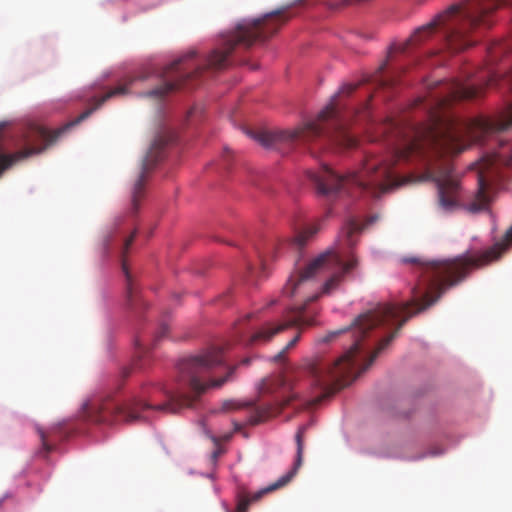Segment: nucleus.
<instances>
[{"mask_svg":"<svg viewBox=\"0 0 512 512\" xmlns=\"http://www.w3.org/2000/svg\"><path fill=\"white\" fill-rule=\"evenodd\" d=\"M178 369L181 380L189 386L193 395L182 391L169 392L168 400L159 405H152L142 397H133L124 404L113 400L91 401L83 405V417L95 423L114 424L145 418L142 413L149 410L177 413L183 408L192 407L207 388L221 387L234 373L235 367L226 365L222 348L212 347L200 355L182 360Z\"/></svg>","mask_w":512,"mask_h":512,"instance_id":"obj_1","label":"nucleus"},{"mask_svg":"<svg viewBox=\"0 0 512 512\" xmlns=\"http://www.w3.org/2000/svg\"><path fill=\"white\" fill-rule=\"evenodd\" d=\"M287 8L273 11L262 18L244 19L235 29L223 36L221 48L214 49L207 62L188 71L189 61L194 59L196 51L191 50L184 56L166 66L161 77L162 85L143 95L161 99L167 94L188 85L189 81L198 78L207 69H222L228 66L229 56L237 48L249 49L256 41H264L275 34L281 26L288 22L291 16H286Z\"/></svg>","mask_w":512,"mask_h":512,"instance_id":"obj_2","label":"nucleus"},{"mask_svg":"<svg viewBox=\"0 0 512 512\" xmlns=\"http://www.w3.org/2000/svg\"><path fill=\"white\" fill-rule=\"evenodd\" d=\"M512 0H463L451 5L396 49L405 52L409 47L419 45L437 35L443 46L451 52H460L472 46L475 41L472 32L478 28H490L494 23L495 11Z\"/></svg>","mask_w":512,"mask_h":512,"instance_id":"obj_3","label":"nucleus"},{"mask_svg":"<svg viewBox=\"0 0 512 512\" xmlns=\"http://www.w3.org/2000/svg\"><path fill=\"white\" fill-rule=\"evenodd\" d=\"M358 84L344 85L338 95H335L329 104L318 114L315 121L306 123L294 130L276 131H247V135L266 148H278L282 143L311 142L317 140L323 146L340 149L355 147L357 139L348 129V121L338 98L352 94Z\"/></svg>","mask_w":512,"mask_h":512,"instance_id":"obj_4","label":"nucleus"},{"mask_svg":"<svg viewBox=\"0 0 512 512\" xmlns=\"http://www.w3.org/2000/svg\"><path fill=\"white\" fill-rule=\"evenodd\" d=\"M361 230L362 227L355 220L349 221L338 235L337 248L320 254L310 261L298 275L292 276L284 287V293L287 296H293L304 282L324 268L336 269V271L324 283L322 293L330 294L336 290L343 282L344 277L358 265L357 257L353 253H348L346 249L356 245Z\"/></svg>","mask_w":512,"mask_h":512,"instance_id":"obj_5","label":"nucleus"},{"mask_svg":"<svg viewBox=\"0 0 512 512\" xmlns=\"http://www.w3.org/2000/svg\"><path fill=\"white\" fill-rule=\"evenodd\" d=\"M433 180L438 189V205L444 212H451L459 204L460 184L453 165L443 162L427 171L419 181Z\"/></svg>","mask_w":512,"mask_h":512,"instance_id":"obj_6","label":"nucleus"},{"mask_svg":"<svg viewBox=\"0 0 512 512\" xmlns=\"http://www.w3.org/2000/svg\"><path fill=\"white\" fill-rule=\"evenodd\" d=\"M306 304L292 307L286 311L283 320L277 323L269 322L258 329L248 340L249 345L267 343L273 337L285 329L297 327H309L316 324L314 316L307 311Z\"/></svg>","mask_w":512,"mask_h":512,"instance_id":"obj_7","label":"nucleus"},{"mask_svg":"<svg viewBox=\"0 0 512 512\" xmlns=\"http://www.w3.org/2000/svg\"><path fill=\"white\" fill-rule=\"evenodd\" d=\"M277 382L279 386H281L286 392L289 393V395L286 397V399L276 405H263V406H255L252 402H235V401H226L223 404V408L225 410H237L242 408H247L252 406V412L249 416L247 423L250 425H257L269 417H272L279 413L284 406H287L290 404V402L297 398L298 393L294 392V387L290 379H288L286 376H279L277 379Z\"/></svg>","mask_w":512,"mask_h":512,"instance_id":"obj_8","label":"nucleus"},{"mask_svg":"<svg viewBox=\"0 0 512 512\" xmlns=\"http://www.w3.org/2000/svg\"><path fill=\"white\" fill-rule=\"evenodd\" d=\"M168 141L169 139L166 138L156 139L142 161L141 170L139 172L137 180L134 183L132 190L131 201L132 208L134 211L138 209L139 202L144 196L145 184L147 181L148 174L157 164V162L161 159L163 148L168 143Z\"/></svg>","mask_w":512,"mask_h":512,"instance_id":"obj_9","label":"nucleus"},{"mask_svg":"<svg viewBox=\"0 0 512 512\" xmlns=\"http://www.w3.org/2000/svg\"><path fill=\"white\" fill-rule=\"evenodd\" d=\"M306 426L299 427L295 439L297 444V452L296 459L294 465L290 471H288L285 475L281 476L277 481L268 485L266 488L254 494L252 500L256 501L262 497V495L267 494L269 492H273L277 489H280L286 486L292 478L296 475L297 471L302 465L303 462V451H304V433L306 431Z\"/></svg>","mask_w":512,"mask_h":512,"instance_id":"obj_10","label":"nucleus"},{"mask_svg":"<svg viewBox=\"0 0 512 512\" xmlns=\"http://www.w3.org/2000/svg\"><path fill=\"white\" fill-rule=\"evenodd\" d=\"M500 83L505 84L508 89L512 90V67L505 73V75H502L498 71H494V85H498ZM511 126L512 102L509 103L496 118H494V133L507 130Z\"/></svg>","mask_w":512,"mask_h":512,"instance_id":"obj_11","label":"nucleus"},{"mask_svg":"<svg viewBox=\"0 0 512 512\" xmlns=\"http://www.w3.org/2000/svg\"><path fill=\"white\" fill-rule=\"evenodd\" d=\"M136 234H137V231L134 230L132 232V234L125 239L124 241V244H123V251H122V254H123V260H122V270L126 276V281H127V287H126V293H127V301H128V304L130 305L131 308H134L138 302V296L136 295V293L134 292V288H133V284H132V279H131V275H130V272L128 271V267H127V263H126V260H125V255L126 253L128 252V249L129 247L132 245L135 237H136Z\"/></svg>","mask_w":512,"mask_h":512,"instance_id":"obj_12","label":"nucleus"},{"mask_svg":"<svg viewBox=\"0 0 512 512\" xmlns=\"http://www.w3.org/2000/svg\"><path fill=\"white\" fill-rule=\"evenodd\" d=\"M484 166L490 168L496 165L509 166L512 164V145L500 144L497 151L486 155L483 158Z\"/></svg>","mask_w":512,"mask_h":512,"instance_id":"obj_13","label":"nucleus"},{"mask_svg":"<svg viewBox=\"0 0 512 512\" xmlns=\"http://www.w3.org/2000/svg\"><path fill=\"white\" fill-rule=\"evenodd\" d=\"M37 432L42 443L40 453L44 454L45 456L54 450V443L56 441H60L63 439L60 426L53 427L48 431H45L42 428H37Z\"/></svg>","mask_w":512,"mask_h":512,"instance_id":"obj_14","label":"nucleus"},{"mask_svg":"<svg viewBox=\"0 0 512 512\" xmlns=\"http://www.w3.org/2000/svg\"><path fill=\"white\" fill-rule=\"evenodd\" d=\"M479 189L474 199L467 205V210L472 213H477L488 208L489 197L487 194V186L482 178L478 180Z\"/></svg>","mask_w":512,"mask_h":512,"instance_id":"obj_15","label":"nucleus"},{"mask_svg":"<svg viewBox=\"0 0 512 512\" xmlns=\"http://www.w3.org/2000/svg\"><path fill=\"white\" fill-rule=\"evenodd\" d=\"M512 51L511 41L493 42L487 49L488 61L490 64L496 63L503 56L508 55Z\"/></svg>","mask_w":512,"mask_h":512,"instance_id":"obj_16","label":"nucleus"},{"mask_svg":"<svg viewBox=\"0 0 512 512\" xmlns=\"http://www.w3.org/2000/svg\"><path fill=\"white\" fill-rule=\"evenodd\" d=\"M319 228L316 225H310L298 231L289 242V245L299 250L306 245V243L318 232Z\"/></svg>","mask_w":512,"mask_h":512,"instance_id":"obj_17","label":"nucleus"},{"mask_svg":"<svg viewBox=\"0 0 512 512\" xmlns=\"http://www.w3.org/2000/svg\"><path fill=\"white\" fill-rule=\"evenodd\" d=\"M386 65L387 63L384 62L378 69L376 75L373 77V81L377 82L379 84V86H382V87H385V86H391V85H394L395 84V80L394 79H384L382 78V76L380 75L384 69L386 68Z\"/></svg>","mask_w":512,"mask_h":512,"instance_id":"obj_18","label":"nucleus"},{"mask_svg":"<svg viewBox=\"0 0 512 512\" xmlns=\"http://www.w3.org/2000/svg\"><path fill=\"white\" fill-rule=\"evenodd\" d=\"M300 339V333H298L292 340H290L287 345L277 354L273 357V361L280 362L284 359L286 352L294 347L296 343Z\"/></svg>","mask_w":512,"mask_h":512,"instance_id":"obj_19","label":"nucleus"},{"mask_svg":"<svg viewBox=\"0 0 512 512\" xmlns=\"http://www.w3.org/2000/svg\"><path fill=\"white\" fill-rule=\"evenodd\" d=\"M250 502H251V499H249L245 496H240L238 499V502H237L236 512H246L249 507Z\"/></svg>","mask_w":512,"mask_h":512,"instance_id":"obj_20","label":"nucleus"},{"mask_svg":"<svg viewBox=\"0 0 512 512\" xmlns=\"http://www.w3.org/2000/svg\"><path fill=\"white\" fill-rule=\"evenodd\" d=\"M168 330H169V328L167 325H165V324L161 325L157 337L158 338L164 337L166 335V333L168 332Z\"/></svg>","mask_w":512,"mask_h":512,"instance_id":"obj_21","label":"nucleus"},{"mask_svg":"<svg viewBox=\"0 0 512 512\" xmlns=\"http://www.w3.org/2000/svg\"><path fill=\"white\" fill-rule=\"evenodd\" d=\"M305 0H295V2L291 5V6H295V5H301L304 3Z\"/></svg>","mask_w":512,"mask_h":512,"instance_id":"obj_22","label":"nucleus"},{"mask_svg":"<svg viewBox=\"0 0 512 512\" xmlns=\"http://www.w3.org/2000/svg\"><path fill=\"white\" fill-rule=\"evenodd\" d=\"M318 297H319V295L315 294L314 296L310 297L307 302L315 301L316 299H318Z\"/></svg>","mask_w":512,"mask_h":512,"instance_id":"obj_23","label":"nucleus"},{"mask_svg":"<svg viewBox=\"0 0 512 512\" xmlns=\"http://www.w3.org/2000/svg\"><path fill=\"white\" fill-rule=\"evenodd\" d=\"M219 454H220V452H219V451H215V452H213V454H212V458H213V460H216V459L218 458Z\"/></svg>","mask_w":512,"mask_h":512,"instance_id":"obj_24","label":"nucleus"},{"mask_svg":"<svg viewBox=\"0 0 512 512\" xmlns=\"http://www.w3.org/2000/svg\"><path fill=\"white\" fill-rule=\"evenodd\" d=\"M261 262H262V265L264 266V265H265V262H266V259H265V258H263L262 256H261Z\"/></svg>","mask_w":512,"mask_h":512,"instance_id":"obj_25","label":"nucleus"},{"mask_svg":"<svg viewBox=\"0 0 512 512\" xmlns=\"http://www.w3.org/2000/svg\"><path fill=\"white\" fill-rule=\"evenodd\" d=\"M249 362H250V359H248V358L243 360V364H248Z\"/></svg>","mask_w":512,"mask_h":512,"instance_id":"obj_26","label":"nucleus"},{"mask_svg":"<svg viewBox=\"0 0 512 512\" xmlns=\"http://www.w3.org/2000/svg\"><path fill=\"white\" fill-rule=\"evenodd\" d=\"M2 127H3V124H0V129H2Z\"/></svg>","mask_w":512,"mask_h":512,"instance_id":"obj_27","label":"nucleus"}]
</instances>
